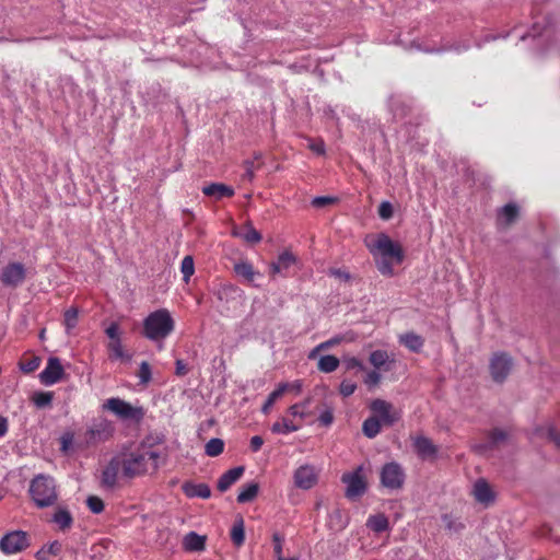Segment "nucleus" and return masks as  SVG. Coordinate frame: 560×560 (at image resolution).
Returning a JSON list of instances; mask_svg holds the SVG:
<instances>
[{"label":"nucleus","instance_id":"obj_1","mask_svg":"<svg viewBox=\"0 0 560 560\" xmlns=\"http://www.w3.org/2000/svg\"><path fill=\"white\" fill-rule=\"evenodd\" d=\"M364 244L373 256L377 270L383 276L392 277L393 265H399L404 260L401 246L384 233L366 235Z\"/></svg>","mask_w":560,"mask_h":560},{"label":"nucleus","instance_id":"obj_2","mask_svg":"<svg viewBox=\"0 0 560 560\" xmlns=\"http://www.w3.org/2000/svg\"><path fill=\"white\" fill-rule=\"evenodd\" d=\"M122 463V476L129 479L156 470L161 465V454L151 447H143L119 455Z\"/></svg>","mask_w":560,"mask_h":560},{"label":"nucleus","instance_id":"obj_3","mask_svg":"<svg viewBox=\"0 0 560 560\" xmlns=\"http://www.w3.org/2000/svg\"><path fill=\"white\" fill-rule=\"evenodd\" d=\"M28 493L39 509L51 506L58 500L56 481L49 475H36L31 480Z\"/></svg>","mask_w":560,"mask_h":560},{"label":"nucleus","instance_id":"obj_4","mask_svg":"<svg viewBox=\"0 0 560 560\" xmlns=\"http://www.w3.org/2000/svg\"><path fill=\"white\" fill-rule=\"evenodd\" d=\"M175 323L171 313L161 308L149 314L143 320V335L152 341L164 340L174 330Z\"/></svg>","mask_w":560,"mask_h":560},{"label":"nucleus","instance_id":"obj_5","mask_svg":"<svg viewBox=\"0 0 560 560\" xmlns=\"http://www.w3.org/2000/svg\"><path fill=\"white\" fill-rule=\"evenodd\" d=\"M30 545V536L23 530H13L0 539V550L5 555L21 552Z\"/></svg>","mask_w":560,"mask_h":560},{"label":"nucleus","instance_id":"obj_6","mask_svg":"<svg viewBox=\"0 0 560 560\" xmlns=\"http://www.w3.org/2000/svg\"><path fill=\"white\" fill-rule=\"evenodd\" d=\"M113 425L106 420H100L93 423L84 433V441L78 444L90 446L109 440L113 435Z\"/></svg>","mask_w":560,"mask_h":560},{"label":"nucleus","instance_id":"obj_7","mask_svg":"<svg viewBox=\"0 0 560 560\" xmlns=\"http://www.w3.org/2000/svg\"><path fill=\"white\" fill-rule=\"evenodd\" d=\"M513 366L514 363L511 355L505 352H495L489 363L491 376L498 383L506 380Z\"/></svg>","mask_w":560,"mask_h":560},{"label":"nucleus","instance_id":"obj_8","mask_svg":"<svg viewBox=\"0 0 560 560\" xmlns=\"http://www.w3.org/2000/svg\"><path fill=\"white\" fill-rule=\"evenodd\" d=\"M405 477L401 466L395 462L385 464L381 470V483L390 490L400 489L405 483Z\"/></svg>","mask_w":560,"mask_h":560},{"label":"nucleus","instance_id":"obj_9","mask_svg":"<svg viewBox=\"0 0 560 560\" xmlns=\"http://www.w3.org/2000/svg\"><path fill=\"white\" fill-rule=\"evenodd\" d=\"M374 417L384 425H393L400 419V412L394 406L383 399H375L370 404Z\"/></svg>","mask_w":560,"mask_h":560},{"label":"nucleus","instance_id":"obj_10","mask_svg":"<svg viewBox=\"0 0 560 560\" xmlns=\"http://www.w3.org/2000/svg\"><path fill=\"white\" fill-rule=\"evenodd\" d=\"M294 485L303 490L313 488L318 480V475L314 466L302 465L294 471Z\"/></svg>","mask_w":560,"mask_h":560},{"label":"nucleus","instance_id":"obj_11","mask_svg":"<svg viewBox=\"0 0 560 560\" xmlns=\"http://www.w3.org/2000/svg\"><path fill=\"white\" fill-rule=\"evenodd\" d=\"M471 493L476 502L485 505L486 508L493 504L497 498L494 490L492 489L490 483L483 478H479L476 480Z\"/></svg>","mask_w":560,"mask_h":560},{"label":"nucleus","instance_id":"obj_12","mask_svg":"<svg viewBox=\"0 0 560 560\" xmlns=\"http://www.w3.org/2000/svg\"><path fill=\"white\" fill-rule=\"evenodd\" d=\"M63 366L58 358L48 359L45 369L40 372V381L47 385L62 381Z\"/></svg>","mask_w":560,"mask_h":560},{"label":"nucleus","instance_id":"obj_13","mask_svg":"<svg viewBox=\"0 0 560 560\" xmlns=\"http://www.w3.org/2000/svg\"><path fill=\"white\" fill-rule=\"evenodd\" d=\"M509 438V432L499 428H494L487 433V441L483 443L476 444L474 446L475 451L479 454H485L488 451H491L502 443H504Z\"/></svg>","mask_w":560,"mask_h":560},{"label":"nucleus","instance_id":"obj_14","mask_svg":"<svg viewBox=\"0 0 560 560\" xmlns=\"http://www.w3.org/2000/svg\"><path fill=\"white\" fill-rule=\"evenodd\" d=\"M25 279V268L20 262H12L2 270L1 281L7 287H18Z\"/></svg>","mask_w":560,"mask_h":560},{"label":"nucleus","instance_id":"obj_15","mask_svg":"<svg viewBox=\"0 0 560 560\" xmlns=\"http://www.w3.org/2000/svg\"><path fill=\"white\" fill-rule=\"evenodd\" d=\"M342 481L347 483L346 495L349 499L361 497L365 492L366 483L359 470L343 475Z\"/></svg>","mask_w":560,"mask_h":560},{"label":"nucleus","instance_id":"obj_16","mask_svg":"<svg viewBox=\"0 0 560 560\" xmlns=\"http://www.w3.org/2000/svg\"><path fill=\"white\" fill-rule=\"evenodd\" d=\"M119 474L122 475V463L120 456L110 459L102 474V483L108 488H113L117 483Z\"/></svg>","mask_w":560,"mask_h":560},{"label":"nucleus","instance_id":"obj_17","mask_svg":"<svg viewBox=\"0 0 560 560\" xmlns=\"http://www.w3.org/2000/svg\"><path fill=\"white\" fill-rule=\"evenodd\" d=\"M354 339H355V337L353 334L336 335L332 338H330L326 341H323L319 345H317L315 348H313L310 351L307 357L310 360H315L322 351L328 350V349L336 347L342 342H352Z\"/></svg>","mask_w":560,"mask_h":560},{"label":"nucleus","instance_id":"obj_18","mask_svg":"<svg viewBox=\"0 0 560 560\" xmlns=\"http://www.w3.org/2000/svg\"><path fill=\"white\" fill-rule=\"evenodd\" d=\"M413 446L421 459H434L438 455V446L429 438L417 436Z\"/></svg>","mask_w":560,"mask_h":560},{"label":"nucleus","instance_id":"obj_19","mask_svg":"<svg viewBox=\"0 0 560 560\" xmlns=\"http://www.w3.org/2000/svg\"><path fill=\"white\" fill-rule=\"evenodd\" d=\"M104 408L110 410L121 419H130L135 416V408L119 399V398H110L104 404Z\"/></svg>","mask_w":560,"mask_h":560},{"label":"nucleus","instance_id":"obj_20","mask_svg":"<svg viewBox=\"0 0 560 560\" xmlns=\"http://www.w3.org/2000/svg\"><path fill=\"white\" fill-rule=\"evenodd\" d=\"M296 261L295 256L288 250L282 252L277 260L270 264V275L272 277L277 275H284L285 271L292 267Z\"/></svg>","mask_w":560,"mask_h":560},{"label":"nucleus","instance_id":"obj_21","mask_svg":"<svg viewBox=\"0 0 560 560\" xmlns=\"http://www.w3.org/2000/svg\"><path fill=\"white\" fill-rule=\"evenodd\" d=\"M370 362L378 371H390L396 366L395 359L383 350L373 351L370 354Z\"/></svg>","mask_w":560,"mask_h":560},{"label":"nucleus","instance_id":"obj_22","mask_svg":"<svg viewBox=\"0 0 560 560\" xmlns=\"http://www.w3.org/2000/svg\"><path fill=\"white\" fill-rule=\"evenodd\" d=\"M244 471V466H237L225 471L218 480V490L220 492L229 490L230 487L243 476Z\"/></svg>","mask_w":560,"mask_h":560},{"label":"nucleus","instance_id":"obj_23","mask_svg":"<svg viewBox=\"0 0 560 560\" xmlns=\"http://www.w3.org/2000/svg\"><path fill=\"white\" fill-rule=\"evenodd\" d=\"M182 490L188 498L209 499L211 497L210 487L203 482L195 483L191 481H186L183 483Z\"/></svg>","mask_w":560,"mask_h":560},{"label":"nucleus","instance_id":"obj_24","mask_svg":"<svg viewBox=\"0 0 560 560\" xmlns=\"http://www.w3.org/2000/svg\"><path fill=\"white\" fill-rule=\"evenodd\" d=\"M234 272L248 283H254L257 278L261 277L260 272L255 270L253 265L246 260L236 262L234 265Z\"/></svg>","mask_w":560,"mask_h":560},{"label":"nucleus","instance_id":"obj_25","mask_svg":"<svg viewBox=\"0 0 560 560\" xmlns=\"http://www.w3.org/2000/svg\"><path fill=\"white\" fill-rule=\"evenodd\" d=\"M202 192L206 196L212 197L217 200L222 199L224 197H232L234 195V189L231 186L221 183H213L202 188Z\"/></svg>","mask_w":560,"mask_h":560},{"label":"nucleus","instance_id":"obj_26","mask_svg":"<svg viewBox=\"0 0 560 560\" xmlns=\"http://www.w3.org/2000/svg\"><path fill=\"white\" fill-rule=\"evenodd\" d=\"M232 235L250 244H256L261 241L260 233L250 223H247L244 228H234Z\"/></svg>","mask_w":560,"mask_h":560},{"label":"nucleus","instance_id":"obj_27","mask_svg":"<svg viewBox=\"0 0 560 560\" xmlns=\"http://www.w3.org/2000/svg\"><path fill=\"white\" fill-rule=\"evenodd\" d=\"M302 423H295L290 417H282L276 421L271 427V432L276 434H289L300 430Z\"/></svg>","mask_w":560,"mask_h":560},{"label":"nucleus","instance_id":"obj_28","mask_svg":"<svg viewBox=\"0 0 560 560\" xmlns=\"http://www.w3.org/2000/svg\"><path fill=\"white\" fill-rule=\"evenodd\" d=\"M230 537L233 545L237 548L242 547L245 542V522L242 516H237L230 530Z\"/></svg>","mask_w":560,"mask_h":560},{"label":"nucleus","instance_id":"obj_29","mask_svg":"<svg viewBox=\"0 0 560 560\" xmlns=\"http://www.w3.org/2000/svg\"><path fill=\"white\" fill-rule=\"evenodd\" d=\"M520 209L515 203H508L501 208L498 213V222L500 225H510L518 217Z\"/></svg>","mask_w":560,"mask_h":560},{"label":"nucleus","instance_id":"obj_30","mask_svg":"<svg viewBox=\"0 0 560 560\" xmlns=\"http://www.w3.org/2000/svg\"><path fill=\"white\" fill-rule=\"evenodd\" d=\"M183 545L187 551H202L206 548V537L190 532L184 537Z\"/></svg>","mask_w":560,"mask_h":560},{"label":"nucleus","instance_id":"obj_31","mask_svg":"<svg viewBox=\"0 0 560 560\" xmlns=\"http://www.w3.org/2000/svg\"><path fill=\"white\" fill-rule=\"evenodd\" d=\"M51 521L62 532L71 528V526L73 524V517H72L71 513L67 509H65V508H58L55 511Z\"/></svg>","mask_w":560,"mask_h":560},{"label":"nucleus","instance_id":"obj_32","mask_svg":"<svg viewBox=\"0 0 560 560\" xmlns=\"http://www.w3.org/2000/svg\"><path fill=\"white\" fill-rule=\"evenodd\" d=\"M315 360H317V369L323 373H331L336 371L340 364L339 359L330 354H318Z\"/></svg>","mask_w":560,"mask_h":560},{"label":"nucleus","instance_id":"obj_33","mask_svg":"<svg viewBox=\"0 0 560 560\" xmlns=\"http://www.w3.org/2000/svg\"><path fill=\"white\" fill-rule=\"evenodd\" d=\"M366 526L375 533H383L389 529V522L384 514L380 513L370 515L366 521Z\"/></svg>","mask_w":560,"mask_h":560},{"label":"nucleus","instance_id":"obj_34","mask_svg":"<svg viewBox=\"0 0 560 560\" xmlns=\"http://www.w3.org/2000/svg\"><path fill=\"white\" fill-rule=\"evenodd\" d=\"M259 491V486L257 482H249L242 487L238 495H237V502L238 503H247L253 501Z\"/></svg>","mask_w":560,"mask_h":560},{"label":"nucleus","instance_id":"obj_35","mask_svg":"<svg viewBox=\"0 0 560 560\" xmlns=\"http://www.w3.org/2000/svg\"><path fill=\"white\" fill-rule=\"evenodd\" d=\"M61 551V544L55 540L48 545H44L36 553L37 560H49L51 556H57Z\"/></svg>","mask_w":560,"mask_h":560},{"label":"nucleus","instance_id":"obj_36","mask_svg":"<svg viewBox=\"0 0 560 560\" xmlns=\"http://www.w3.org/2000/svg\"><path fill=\"white\" fill-rule=\"evenodd\" d=\"M381 425H382V423H381L380 419H377V417L372 416V417H369L363 422L362 431L365 436H368L369 439H373L380 433Z\"/></svg>","mask_w":560,"mask_h":560},{"label":"nucleus","instance_id":"obj_37","mask_svg":"<svg viewBox=\"0 0 560 560\" xmlns=\"http://www.w3.org/2000/svg\"><path fill=\"white\" fill-rule=\"evenodd\" d=\"M108 351L109 357L114 360L121 362H128L130 360V355L125 352L120 340L109 341Z\"/></svg>","mask_w":560,"mask_h":560},{"label":"nucleus","instance_id":"obj_38","mask_svg":"<svg viewBox=\"0 0 560 560\" xmlns=\"http://www.w3.org/2000/svg\"><path fill=\"white\" fill-rule=\"evenodd\" d=\"M400 342L411 351H419L423 346L422 338L412 332L400 336Z\"/></svg>","mask_w":560,"mask_h":560},{"label":"nucleus","instance_id":"obj_39","mask_svg":"<svg viewBox=\"0 0 560 560\" xmlns=\"http://www.w3.org/2000/svg\"><path fill=\"white\" fill-rule=\"evenodd\" d=\"M224 451V442L221 439L213 438L209 440L205 446V452L210 457H215Z\"/></svg>","mask_w":560,"mask_h":560},{"label":"nucleus","instance_id":"obj_40","mask_svg":"<svg viewBox=\"0 0 560 560\" xmlns=\"http://www.w3.org/2000/svg\"><path fill=\"white\" fill-rule=\"evenodd\" d=\"M52 399V392H35L32 396V401L37 408L49 407L51 405Z\"/></svg>","mask_w":560,"mask_h":560},{"label":"nucleus","instance_id":"obj_41","mask_svg":"<svg viewBox=\"0 0 560 560\" xmlns=\"http://www.w3.org/2000/svg\"><path fill=\"white\" fill-rule=\"evenodd\" d=\"M288 388L289 387H278L276 390H273L268 396V398L266 399V401L264 402V405L261 407L262 413H265V415L269 413V411L272 408V406L275 405V402L284 395V393L287 392Z\"/></svg>","mask_w":560,"mask_h":560},{"label":"nucleus","instance_id":"obj_42","mask_svg":"<svg viewBox=\"0 0 560 560\" xmlns=\"http://www.w3.org/2000/svg\"><path fill=\"white\" fill-rule=\"evenodd\" d=\"M40 358L36 355H31L28 358H24L20 363V369L25 373H31L37 370L40 365Z\"/></svg>","mask_w":560,"mask_h":560},{"label":"nucleus","instance_id":"obj_43","mask_svg":"<svg viewBox=\"0 0 560 560\" xmlns=\"http://www.w3.org/2000/svg\"><path fill=\"white\" fill-rule=\"evenodd\" d=\"M180 271L185 282H188L195 272L194 259L191 256H185L180 264Z\"/></svg>","mask_w":560,"mask_h":560},{"label":"nucleus","instance_id":"obj_44","mask_svg":"<svg viewBox=\"0 0 560 560\" xmlns=\"http://www.w3.org/2000/svg\"><path fill=\"white\" fill-rule=\"evenodd\" d=\"M65 326L66 331L70 334V331L77 326L78 323V310L71 307L65 312Z\"/></svg>","mask_w":560,"mask_h":560},{"label":"nucleus","instance_id":"obj_45","mask_svg":"<svg viewBox=\"0 0 560 560\" xmlns=\"http://www.w3.org/2000/svg\"><path fill=\"white\" fill-rule=\"evenodd\" d=\"M283 544H284V536L278 532L273 533L272 545H273V553H275L277 560L284 559Z\"/></svg>","mask_w":560,"mask_h":560},{"label":"nucleus","instance_id":"obj_46","mask_svg":"<svg viewBox=\"0 0 560 560\" xmlns=\"http://www.w3.org/2000/svg\"><path fill=\"white\" fill-rule=\"evenodd\" d=\"M86 505L90 509V511L94 514H100L101 512L104 511V502L97 495H90L86 499Z\"/></svg>","mask_w":560,"mask_h":560},{"label":"nucleus","instance_id":"obj_47","mask_svg":"<svg viewBox=\"0 0 560 560\" xmlns=\"http://www.w3.org/2000/svg\"><path fill=\"white\" fill-rule=\"evenodd\" d=\"M313 400L311 398H307L301 402H298L296 405L302 408L303 415H301V420H305L308 417H312L315 415L316 410L318 409V405L316 407L312 408Z\"/></svg>","mask_w":560,"mask_h":560},{"label":"nucleus","instance_id":"obj_48","mask_svg":"<svg viewBox=\"0 0 560 560\" xmlns=\"http://www.w3.org/2000/svg\"><path fill=\"white\" fill-rule=\"evenodd\" d=\"M318 422L323 427H329L334 422V409L331 407H325V409L318 416Z\"/></svg>","mask_w":560,"mask_h":560},{"label":"nucleus","instance_id":"obj_49","mask_svg":"<svg viewBox=\"0 0 560 560\" xmlns=\"http://www.w3.org/2000/svg\"><path fill=\"white\" fill-rule=\"evenodd\" d=\"M378 215L383 220H388L393 215V206L388 201H383L378 207Z\"/></svg>","mask_w":560,"mask_h":560},{"label":"nucleus","instance_id":"obj_50","mask_svg":"<svg viewBox=\"0 0 560 560\" xmlns=\"http://www.w3.org/2000/svg\"><path fill=\"white\" fill-rule=\"evenodd\" d=\"M138 375L142 384H147L151 381V369L147 362L141 363Z\"/></svg>","mask_w":560,"mask_h":560},{"label":"nucleus","instance_id":"obj_51","mask_svg":"<svg viewBox=\"0 0 560 560\" xmlns=\"http://www.w3.org/2000/svg\"><path fill=\"white\" fill-rule=\"evenodd\" d=\"M343 363L348 370H363V363L355 357H343Z\"/></svg>","mask_w":560,"mask_h":560},{"label":"nucleus","instance_id":"obj_52","mask_svg":"<svg viewBox=\"0 0 560 560\" xmlns=\"http://www.w3.org/2000/svg\"><path fill=\"white\" fill-rule=\"evenodd\" d=\"M73 440H74L73 433H70V432L65 433L60 439L61 452L67 453L69 451V448L71 447Z\"/></svg>","mask_w":560,"mask_h":560},{"label":"nucleus","instance_id":"obj_53","mask_svg":"<svg viewBox=\"0 0 560 560\" xmlns=\"http://www.w3.org/2000/svg\"><path fill=\"white\" fill-rule=\"evenodd\" d=\"M548 439L555 443L557 447L560 448V431H558L555 427L549 425L547 429Z\"/></svg>","mask_w":560,"mask_h":560},{"label":"nucleus","instance_id":"obj_54","mask_svg":"<svg viewBox=\"0 0 560 560\" xmlns=\"http://www.w3.org/2000/svg\"><path fill=\"white\" fill-rule=\"evenodd\" d=\"M105 332H106L107 337L110 339V341L120 340L119 327H118V325L116 323L110 324L106 328Z\"/></svg>","mask_w":560,"mask_h":560},{"label":"nucleus","instance_id":"obj_55","mask_svg":"<svg viewBox=\"0 0 560 560\" xmlns=\"http://www.w3.org/2000/svg\"><path fill=\"white\" fill-rule=\"evenodd\" d=\"M264 444V440L259 435H255L250 439L249 447L253 452H258Z\"/></svg>","mask_w":560,"mask_h":560},{"label":"nucleus","instance_id":"obj_56","mask_svg":"<svg viewBox=\"0 0 560 560\" xmlns=\"http://www.w3.org/2000/svg\"><path fill=\"white\" fill-rule=\"evenodd\" d=\"M288 413H289L290 417H292L291 419L294 420L295 418H299L301 420V415H303V411H302V408L300 406L294 404V405L289 407Z\"/></svg>","mask_w":560,"mask_h":560},{"label":"nucleus","instance_id":"obj_57","mask_svg":"<svg viewBox=\"0 0 560 560\" xmlns=\"http://www.w3.org/2000/svg\"><path fill=\"white\" fill-rule=\"evenodd\" d=\"M308 147L316 154H323L325 152V144L323 141L311 142Z\"/></svg>","mask_w":560,"mask_h":560},{"label":"nucleus","instance_id":"obj_58","mask_svg":"<svg viewBox=\"0 0 560 560\" xmlns=\"http://www.w3.org/2000/svg\"><path fill=\"white\" fill-rule=\"evenodd\" d=\"M334 201L330 197H316L313 199L312 205L315 207H324Z\"/></svg>","mask_w":560,"mask_h":560},{"label":"nucleus","instance_id":"obj_59","mask_svg":"<svg viewBox=\"0 0 560 560\" xmlns=\"http://www.w3.org/2000/svg\"><path fill=\"white\" fill-rule=\"evenodd\" d=\"M187 372H188V366H187V364H186L184 361H182V360H177V361H176V370H175V373H176L177 375L182 376V375L187 374Z\"/></svg>","mask_w":560,"mask_h":560},{"label":"nucleus","instance_id":"obj_60","mask_svg":"<svg viewBox=\"0 0 560 560\" xmlns=\"http://www.w3.org/2000/svg\"><path fill=\"white\" fill-rule=\"evenodd\" d=\"M8 428V419L5 417L0 416V438L7 434Z\"/></svg>","mask_w":560,"mask_h":560},{"label":"nucleus","instance_id":"obj_61","mask_svg":"<svg viewBox=\"0 0 560 560\" xmlns=\"http://www.w3.org/2000/svg\"><path fill=\"white\" fill-rule=\"evenodd\" d=\"M330 275L336 278H339V279H346V280L349 279V275L346 271L340 270V269H331Z\"/></svg>","mask_w":560,"mask_h":560},{"label":"nucleus","instance_id":"obj_62","mask_svg":"<svg viewBox=\"0 0 560 560\" xmlns=\"http://www.w3.org/2000/svg\"><path fill=\"white\" fill-rule=\"evenodd\" d=\"M245 166H246V172H245V175L252 179L253 176H254V171H255V167H254V162H250V161H247L245 163Z\"/></svg>","mask_w":560,"mask_h":560},{"label":"nucleus","instance_id":"obj_63","mask_svg":"<svg viewBox=\"0 0 560 560\" xmlns=\"http://www.w3.org/2000/svg\"><path fill=\"white\" fill-rule=\"evenodd\" d=\"M355 387H340V393L343 397H348L354 393Z\"/></svg>","mask_w":560,"mask_h":560},{"label":"nucleus","instance_id":"obj_64","mask_svg":"<svg viewBox=\"0 0 560 560\" xmlns=\"http://www.w3.org/2000/svg\"><path fill=\"white\" fill-rule=\"evenodd\" d=\"M538 35H540V33H538V32H537V24H535V25L533 26L532 32H530L529 34H527V35H522V36H521V39H522V40H524L527 36L536 37V36H538Z\"/></svg>","mask_w":560,"mask_h":560}]
</instances>
